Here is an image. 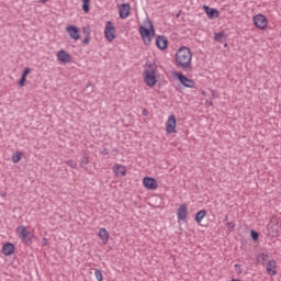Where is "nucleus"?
I'll return each mask as SVG.
<instances>
[{"mask_svg":"<svg viewBox=\"0 0 281 281\" xmlns=\"http://www.w3.org/2000/svg\"><path fill=\"white\" fill-rule=\"evenodd\" d=\"M176 67L182 71H192V50L182 46L176 53Z\"/></svg>","mask_w":281,"mask_h":281,"instance_id":"obj_1","label":"nucleus"},{"mask_svg":"<svg viewBox=\"0 0 281 281\" xmlns=\"http://www.w3.org/2000/svg\"><path fill=\"white\" fill-rule=\"evenodd\" d=\"M144 82H146L147 87H155L157 85V68L153 65H149L145 71Z\"/></svg>","mask_w":281,"mask_h":281,"instance_id":"obj_2","label":"nucleus"},{"mask_svg":"<svg viewBox=\"0 0 281 281\" xmlns=\"http://www.w3.org/2000/svg\"><path fill=\"white\" fill-rule=\"evenodd\" d=\"M138 32L145 45H150L153 38H155V29L153 22H150V30L145 26H139Z\"/></svg>","mask_w":281,"mask_h":281,"instance_id":"obj_3","label":"nucleus"},{"mask_svg":"<svg viewBox=\"0 0 281 281\" xmlns=\"http://www.w3.org/2000/svg\"><path fill=\"white\" fill-rule=\"evenodd\" d=\"M16 234L19 238L24 243V245H31L32 238H30V231L27 229V226H19L16 228Z\"/></svg>","mask_w":281,"mask_h":281,"instance_id":"obj_4","label":"nucleus"},{"mask_svg":"<svg viewBox=\"0 0 281 281\" xmlns=\"http://www.w3.org/2000/svg\"><path fill=\"white\" fill-rule=\"evenodd\" d=\"M104 36L109 43H113V41H115V26L113 25V22L108 21L105 23Z\"/></svg>","mask_w":281,"mask_h":281,"instance_id":"obj_5","label":"nucleus"},{"mask_svg":"<svg viewBox=\"0 0 281 281\" xmlns=\"http://www.w3.org/2000/svg\"><path fill=\"white\" fill-rule=\"evenodd\" d=\"M254 25L258 27V30H265L269 23L267 22V16L262 14H257L252 19Z\"/></svg>","mask_w":281,"mask_h":281,"instance_id":"obj_6","label":"nucleus"},{"mask_svg":"<svg viewBox=\"0 0 281 281\" xmlns=\"http://www.w3.org/2000/svg\"><path fill=\"white\" fill-rule=\"evenodd\" d=\"M177 77L183 87H187L188 89H194V87H196V82H194L192 79H189L183 74L178 72Z\"/></svg>","mask_w":281,"mask_h":281,"instance_id":"obj_7","label":"nucleus"},{"mask_svg":"<svg viewBox=\"0 0 281 281\" xmlns=\"http://www.w3.org/2000/svg\"><path fill=\"white\" fill-rule=\"evenodd\" d=\"M178 223L186 222L188 218V204H180L177 211Z\"/></svg>","mask_w":281,"mask_h":281,"instance_id":"obj_8","label":"nucleus"},{"mask_svg":"<svg viewBox=\"0 0 281 281\" xmlns=\"http://www.w3.org/2000/svg\"><path fill=\"white\" fill-rule=\"evenodd\" d=\"M143 186H145L147 190H157V188H159L157 180L150 177H146L143 179Z\"/></svg>","mask_w":281,"mask_h":281,"instance_id":"obj_9","label":"nucleus"},{"mask_svg":"<svg viewBox=\"0 0 281 281\" xmlns=\"http://www.w3.org/2000/svg\"><path fill=\"white\" fill-rule=\"evenodd\" d=\"M120 19H128L131 15V4L123 3L119 7Z\"/></svg>","mask_w":281,"mask_h":281,"instance_id":"obj_10","label":"nucleus"},{"mask_svg":"<svg viewBox=\"0 0 281 281\" xmlns=\"http://www.w3.org/2000/svg\"><path fill=\"white\" fill-rule=\"evenodd\" d=\"M66 32L69 34L70 38L74 41L80 40V30H78V26L69 25L66 27Z\"/></svg>","mask_w":281,"mask_h":281,"instance_id":"obj_11","label":"nucleus"},{"mask_svg":"<svg viewBox=\"0 0 281 281\" xmlns=\"http://www.w3.org/2000/svg\"><path fill=\"white\" fill-rule=\"evenodd\" d=\"M268 276H278V263L274 259L270 260L266 267Z\"/></svg>","mask_w":281,"mask_h":281,"instance_id":"obj_12","label":"nucleus"},{"mask_svg":"<svg viewBox=\"0 0 281 281\" xmlns=\"http://www.w3.org/2000/svg\"><path fill=\"white\" fill-rule=\"evenodd\" d=\"M175 128H177V119L175 117V115H171L168 117V121L166 123V131L169 134L175 133Z\"/></svg>","mask_w":281,"mask_h":281,"instance_id":"obj_13","label":"nucleus"},{"mask_svg":"<svg viewBox=\"0 0 281 281\" xmlns=\"http://www.w3.org/2000/svg\"><path fill=\"white\" fill-rule=\"evenodd\" d=\"M267 232L270 238H278L280 236V231H278V226L276 224H268Z\"/></svg>","mask_w":281,"mask_h":281,"instance_id":"obj_14","label":"nucleus"},{"mask_svg":"<svg viewBox=\"0 0 281 281\" xmlns=\"http://www.w3.org/2000/svg\"><path fill=\"white\" fill-rule=\"evenodd\" d=\"M57 59L59 63H71V55L66 50L61 49L57 53Z\"/></svg>","mask_w":281,"mask_h":281,"instance_id":"obj_15","label":"nucleus"},{"mask_svg":"<svg viewBox=\"0 0 281 281\" xmlns=\"http://www.w3.org/2000/svg\"><path fill=\"white\" fill-rule=\"evenodd\" d=\"M156 46L158 47V49H166V47H168V40L166 38V36L159 35L156 38Z\"/></svg>","mask_w":281,"mask_h":281,"instance_id":"obj_16","label":"nucleus"},{"mask_svg":"<svg viewBox=\"0 0 281 281\" xmlns=\"http://www.w3.org/2000/svg\"><path fill=\"white\" fill-rule=\"evenodd\" d=\"M2 254L4 256H12L14 254V244L12 243H7L2 247Z\"/></svg>","mask_w":281,"mask_h":281,"instance_id":"obj_17","label":"nucleus"},{"mask_svg":"<svg viewBox=\"0 0 281 281\" xmlns=\"http://www.w3.org/2000/svg\"><path fill=\"white\" fill-rule=\"evenodd\" d=\"M114 175H121L122 177H126V166L124 165H114L113 167Z\"/></svg>","mask_w":281,"mask_h":281,"instance_id":"obj_18","label":"nucleus"},{"mask_svg":"<svg viewBox=\"0 0 281 281\" xmlns=\"http://www.w3.org/2000/svg\"><path fill=\"white\" fill-rule=\"evenodd\" d=\"M204 10L209 16V19H218L220 12L216 9H212L210 7H204Z\"/></svg>","mask_w":281,"mask_h":281,"instance_id":"obj_19","label":"nucleus"},{"mask_svg":"<svg viewBox=\"0 0 281 281\" xmlns=\"http://www.w3.org/2000/svg\"><path fill=\"white\" fill-rule=\"evenodd\" d=\"M99 238H101L103 243H109V232L106 231V228L99 229Z\"/></svg>","mask_w":281,"mask_h":281,"instance_id":"obj_20","label":"nucleus"},{"mask_svg":"<svg viewBox=\"0 0 281 281\" xmlns=\"http://www.w3.org/2000/svg\"><path fill=\"white\" fill-rule=\"evenodd\" d=\"M204 216H207V212L205 210H201L195 214V221L201 223Z\"/></svg>","mask_w":281,"mask_h":281,"instance_id":"obj_21","label":"nucleus"},{"mask_svg":"<svg viewBox=\"0 0 281 281\" xmlns=\"http://www.w3.org/2000/svg\"><path fill=\"white\" fill-rule=\"evenodd\" d=\"M267 258H269V255L262 252V254L257 256V262L259 265H265V262H267Z\"/></svg>","mask_w":281,"mask_h":281,"instance_id":"obj_22","label":"nucleus"},{"mask_svg":"<svg viewBox=\"0 0 281 281\" xmlns=\"http://www.w3.org/2000/svg\"><path fill=\"white\" fill-rule=\"evenodd\" d=\"M21 157H23V153L16 151V153L12 156V161H13V164H19V161H21Z\"/></svg>","mask_w":281,"mask_h":281,"instance_id":"obj_23","label":"nucleus"},{"mask_svg":"<svg viewBox=\"0 0 281 281\" xmlns=\"http://www.w3.org/2000/svg\"><path fill=\"white\" fill-rule=\"evenodd\" d=\"M223 38H225L224 33H215L214 34V41H216L217 43H223Z\"/></svg>","mask_w":281,"mask_h":281,"instance_id":"obj_24","label":"nucleus"},{"mask_svg":"<svg viewBox=\"0 0 281 281\" xmlns=\"http://www.w3.org/2000/svg\"><path fill=\"white\" fill-rule=\"evenodd\" d=\"M94 276L98 281L104 280V277L102 276V270H100V269H94Z\"/></svg>","mask_w":281,"mask_h":281,"instance_id":"obj_25","label":"nucleus"},{"mask_svg":"<svg viewBox=\"0 0 281 281\" xmlns=\"http://www.w3.org/2000/svg\"><path fill=\"white\" fill-rule=\"evenodd\" d=\"M89 164V156H82L81 158V162H80V167L85 168V166H87Z\"/></svg>","mask_w":281,"mask_h":281,"instance_id":"obj_26","label":"nucleus"},{"mask_svg":"<svg viewBox=\"0 0 281 281\" xmlns=\"http://www.w3.org/2000/svg\"><path fill=\"white\" fill-rule=\"evenodd\" d=\"M66 164H67V166H69V168H72V169L78 168V162H77V161H74V160H71V159L66 160Z\"/></svg>","mask_w":281,"mask_h":281,"instance_id":"obj_27","label":"nucleus"},{"mask_svg":"<svg viewBox=\"0 0 281 281\" xmlns=\"http://www.w3.org/2000/svg\"><path fill=\"white\" fill-rule=\"evenodd\" d=\"M82 10L83 12H89V0H82Z\"/></svg>","mask_w":281,"mask_h":281,"instance_id":"obj_28","label":"nucleus"},{"mask_svg":"<svg viewBox=\"0 0 281 281\" xmlns=\"http://www.w3.org/2000/svg\"><path fill=\"white\" fill-rule=\"evenodd\" d=\"M250 236H251L252 240H257L260 237V235L256 231H251Z\"/></svg>","mask_w":281,"mask_h":281,"instance_id":"obj_29","label":"nucleus"},{"mask_svg":"<svg viewBox=\"0 0 281 281\" xmlns=\"http://www.w3.org/2000/svg\"><path fill=\"white\" fill-rule=\"evenodd\" d=\"M31 71H32V69L25 68L24 71L22 72V76H21V77L27 79V75H29Z\"/></svg>","mask_w":281,"mask_h":281,"instance_id":"obj_30","label":"nucleus"},{"mask_svg":"<svg viewBox=\"0 0 281 281\" xmlns=\"http://www.w3.org/2000/svg\"><path fill=\"white\" fill-rule=\"evenodd\" d=\"M91 41V37L89 35H87L83 40H82V45H89Z\"/></svg>","mask_w":281,"mask_h":281,"instance_id":"obj_31","label":"nucleus"},{"mask_svg":"<svg viewBox=\"0 0 281 281\" xmlns=\"http://www.w3.org/2000/svg\"><path fill=\"white\" fill-rule=\"evenodd\" d=\"M227 227H228L229 232H232L236 227V224H234V222H228Z\"/></svg>","mask_w":281,"mask_h":281,"instance_id":"obj_32","label":"nucleus"},{"mask_svg":"<svg viewBox=\"0 0 281 281\" xmlns=\"http://www.w3.org/2000/svg\"><path fill=\"white\" fill-rule=\"evenodd\" d=\"M25 80H27V79H25V77H21V79L19 81L20 87H25Z\"/></svg>","mask_w":281,"mask_h":281,"instance_id":"obj_33","label":"nucleus"},{"mask_svg":"<svg viewBox=\"0 0 281 281\" xmlns=\"http://www.w3.org/2000/svg\"><path fill=\"white\" fill-rule=\"evenodd\" d=\"M240 267L241 266L239 263L235 265V269H237L238 273H243V269Z\"/></svg>","mask_w":281,"mask_h":281,"instance_id":"obj_34","label":"nucleus"},{"mask_svg":"<svg viewBox=\"0 0 281 281\" xmlns=\"http://www.w3.org/2000/svg\"><path fill=\"white\" fill-rule=\"evenodd\" d=\"M102 155H109V149L108 148H103Z\"/></svg>","mask_w":281,"mask_h":281,"instance_id":"obj_35","label":"nucleus"},{"mask_svg":"<svg viewBox=\"0 0 281 281\" xmlns=\"http://www.w3.org/2000/svg\"><path fill=\"white\" fill-rule=\"evenodd\" d=\"M143 115H148V110L144 109L143 110Z\"/></svg>","mask_w":281,"mask_h":281,"instance_id":"obj_36","label":"nucleus"},{"mask_svg":"<svg viewBox=\"0 0 281 281\" xmlns=\"http://www.w3.org/2000/svg\"><path fill=\"white\" fill-rule=\"evenodd\" d=\"M177 19H179V16H181V11H179L177 14H176Z\"/></svg>","mask_w":281,"mask_h":281,"instance_id":"obj_37","label":"nucleus"},{"mask_svg":"<svg viewBox=\"0 0 281 281\" xmlns=\"http://www.w3.org/2000/svg\"><path fill=\"white\" fill-rule=\"evenodd\" d=\"M224 221L225 222L229 221V217L227 215H225Z\"/></svg>","mask_w":281,"mask_h":281,"instance_id":"obj_38","label":"nucleus"},{"mask_svg":"<svg viewBox=\"0 0 281 281\" xmlns=\"http://www.w3.org/2000/svg\"><path fill=\"white\" fill-rule=\"evenodd\" d=\"M44 245H47V238H43Z\"/></svg>","mask_w":281,"mask_h":281,"instance_id":"obj_39","label":"nucleus"},{"mask_svg":"<svg viewBox=\"0 0 281 281\" xmlns=\"http://www.w3.org/2000/svg\"><path fill=\"white\" fill-rule=\"evenodd\" d=\"M42 1V3H47V1H49V0H41Z\"/></svg>","mask_w":281,"mask_h":281,"instance_id":"obj_40","label":"nucleus"},{"mask_svg":"<svg viewBox=\"0 0 281 281\" xmlns=\"http://www.w3.org/2000/svg\"><path fill=\"white\" fill-rule=\"evenodd\" d=\"M213 105V103L212 102H210V106H212Z\"/></svg>","mask_w":281,"mask_h":281,"instance_id":"obj_41","label":"nucleus"},{"mask_svg":"<svg viewBox=\"0 0 281 281\" xmlns=\"http://www.w3.org/2000/svg\"><path fill=\"white\" fill-rule=\"evenodd\" d=\"M2 196H5V193H2Z\"/></svg>","mask_w":281,"mask_h":281,"instance_id":"obj_42","label":"nucleus"}]
</instances>
